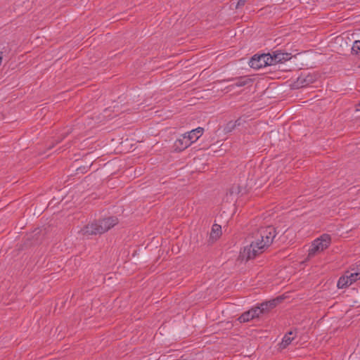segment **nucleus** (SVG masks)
<instances>
[{"label": "nucleus", "instance_id": "nucleus-1", "mask_svg": "<svg viewBox=\"0 0 360 360\" xmlns=\"http://www.w3.org/2000/svg\"><path fill=\"white\" fill-rule=\"evenodd\" d=\"M275 236L276 230L274 227L268 226L261 229L250 245L244 248L241 252L242 257L248 259L254 258L271 244Z\"/></svg>", "mask_w": 360, "mask_h": 360}, {"label": "nucleus", "instance_id": "nucleus-2", "mask_svg": "<svg viewBox=\"0 0 360 360\" xmlns=\"http://www.w3.org/2000/svg\"><path fill=\"white\" fill-rule=\"evenodd\" d=\"M290 59L289 54L281 52H274V55L262 54L254 56L250 61V65L255 69H260L266 65H273L283 60Z\"/></svg>", "mask_w": 360, "mask_h": 360}, {"label": "nucleus", "instance_id": "nucleus-3", "mask_svg": "<svg viewBox=\"0 0 360 360\" xmlns=\"http://www.w3.org/2000/svg\"><path fill=\"white\" fill-rule=\"evenodd\" d=\"M278 302L277 300H270L266 302L262 303L260 306H257L251 308L248 311L243 313L239 318L238 321L240 323L248 322L250 320L258 317L260 314L274 308Z\"/></svg>", "mask_w": 360, "mask_h": 360}, {"label": "nucleus", "instance_id": "nucleus-4", "mask_svg": "<svg viewBox=\"0 0 360 360\" xmlns=\"http://www.w3.org/2000/svg\"><path fill=\"white\" fill-rule=\"evenodd\" d=\"M331 243V238L328 234H323L320 237L314 240L308 250V257H312L314 255L323 252L328 248Z\"/></svg>", "mask_w": 360, "mask_h": 360}, {"label": "nucleus", "instance_id": "nucleus-5", "mask_svg": "<svg viewBox=\"0 0 360 360\" xmlns=\"http://www.w3.org/2000/svg\"><path fill=\"white\" fill-rule=\"evenodd\" d=\"M360 279V266L359 264L353 266L350 270L342 276L337 283L338 288H344L352 285Z\"/></svg>", "mask_w": 360, "mask_h": 360}, {"label": "nucleus", "instance_id": "nucleus-6", "mask_svg": "<svg viewBox=\"0 0 360 360\" xmlns=\"http://www.w3.org/2000/svg\"><path fill=\"white\" fill-rule=\"evenodd\" d=\"M109 230V226H103L98 225V223H91L85 226L82 230V234L83 236H90L94 234L102 233Z\"/></svg>", "mask_w": 360, "mask_h": 360}, {"label": "nucleus", "instance_id": "nucleus-7", "mask_svg": "<svg viewBox=\"0 0 360 360\" xmlns=\"http://www.w3.org/2000/svg\"><path fill=\"white\" fill-rule=\"evenodd\" d=\"M191 145L186 136L184 134L180 136L174 142V148L176 150H183Z\"/></svg>", "mask_w": 360, "mask_h": 360}, {"label": "nucleus", "instance_id": "nucleus-8", "mask_svg": "<svg viewBox=\"0 0 360 360\" xmlns=\"http://www.w3.org/2000/svg\"><path fill=\"white\" fill-rule=\"evenodd\" d=\"M204 129L202 127H198L196 129H192L188 133H186L185 135L188 138V141H191V143L195 142L203 134Z\"/></svg>", "mask_w": 360, "mask_h": 360}, {"label": "nucleus", "instance_id": "nucleus-9", "mask_svg": "<svg viewBox=\"0 0 360 360\" xmlns=\"http://www.w3.org/2000/svg\"><path fill=\"white\" fill-rule=\"evenodd\" d=\"M221 235V226L219 224H213L210 233V238L212 240L218 239Z\"/></svg>", "mask_w": 360, "mask_h": 360}, {"label": "nucleus", "instance_id": "nucleus-10", "mask_svg": "<svg viewBox=\"0 0 360 360\" xmlns=\"http://www.w3.org/2000/svg\"><path fill=\"white\" fill-rule=\"evenodd\" d=\"M118 220L116 217H108L103 219L98 224V225H102L103 226H109V229L113 227L115 224H117Z\"/></svg>", "mask_w": 360, "mask_h": 360}, {"label": "nucleus", "instance_id": "nucleus-11", "mask_svg": "<svg viewBox=\"0 0 360 360\" xmlns=\"http://www.w3.org/2000/svg\"><path fill=\"white\" fill-rule=\"evenodd\" d=\"M293 338L294 337L292 336V332H290L288 334L285 335L282 340V347H287L292 342Z\"/></svg>", "mask_w": 360, "mask_h": 360}, {"label": "nucleus", "instance_id": "nucleus-12", "mask_svg": "<svg viewBox=\"0 0 360 360\" xmlns=\"http://www.w3.org/2000/svg\"><path fill=\"white\" fill-rule=\"evenodd\" d=\"M352 52L354 54H360V41L356 40L353 43Z\"/></svg>", "mask_w": 360, "mask_h": 360}, {"label": "nucleus", "instance_id": "nucleus-13", "mask_svg": "<svg viewBox=\"0 0 360 360\" xmlns=\"http://www.w3.org/2000/svg\"><path fill=\"white\" fill-rule=\"evenodd\" d=\"M359 110H360V103H359Z\"/></svg>", "mask_w": 360, "mask_h": 360}]
</instances>
